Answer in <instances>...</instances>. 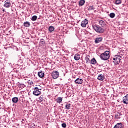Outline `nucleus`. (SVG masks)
Masks as SVG:
<instances>
[{"label": "nucleus", "instance_id": "18", "mask_svg": "<svg viewBox=\"0 0 128 128\" xmlns=\"http://www.w3.org/2000/svg\"><path fill=\"white\" fill-rule=\"evenodd\" d=\"M85 3H86V0H80L79 2V6H84V4Z\"/></svg>", "mask_w": 128, "mask_h": 128}, {"label": "nucleus", "instance_id": "15", "mask_svg": "<svg viewBox=\"0 0 128 128\" xmlns=\"http://www.w3.org/2000/svg\"><path fill=\"white\" fill-rule=\"evenodd\" d=\"M124 104H128V98L126 97H125V96L123 98V100H122Z\"/></svg>", "mask_w": 128, "mask_h": 128}, {"label": "nucleus", "instance_id": "10", "mask_svg": "<svg viewBox=\"0 0 128 128\" xmlns=\"http://www.w3.org/2000/svg\"><path fill=\"white\" fill-rule=\"evenodd\" d=\"M94 42H95V44H98L101 42H102V37L96 38Z\"/></svg>", "mask_w": 128, "mask_h": 128}, {"label": "nucleus", "instance_id": "30", "mask_svg": "<svg viewBox=\"0 0 128 128\" xmlns=\"http://www.w3.org/2000/svg\"><path fill=\"white\" fill-rule=\"evenodd\" d=\"M28 84L32 85V84H34V82H32V81L29 80L28 81Z\"/></svg>", "mask_w": 128, "mask_h": 128}, {"label": "nucleus", "instance_id": "23", "mask_svg": "<svg viewBox=\"0 0 128 128\" xmlns=\"http://www.w3.org/2000/svg\"><path fill=\"white\" fill-rule=\"evenodd\" d=\"M48 30L50 32L54 30V28L52 26H50L48 28Z\"/></svg>", "mask_w": 128, "mask_h": 128}, {"label": "nucleus", "instance_id": "11", "mask_svg": "<svg viewBox=\"0 0 128 128\" xmlns=\"http://www.w3.org/2000/svg\"><path fill=\"white\" fill-rule=\"evenodd\" d=\"M122 123H117L116 125H115L114 128H122Z\"/></svg>", "mask_w": 128, "mask_h": 128}, {"label": "nucleus", "instance_id": "8", "mask_svg": "<svg viewBox=\"0 0 128 128\" xmlns=\"http://www.w3.org/2000/svg\"><path fill=\"white\" fill-rule=\"evenodd\" d=\"M82 82H84L82 79L80 78H78L74 80L75 84H82Z\"/></svg>", "mask_w": 128, "mask_h": 128}, {"label": "nucleus", "instance_id": "35", "mask_svg": "<svg viewBox=\"0 0 128 128\" xmlns=\"http://www.w3.org/2000/svg\"><path fill=\"white\" fill-rule=\"evenodd\" d=\"M2 12H6V10H4V9H2Z\"/></svg>", "mask_w": 128, "mask_h": 128}, {"label": "nucleus", "instance_id": "26", "mask_svg": "<svg viewBox=\"0 0 128 128\" xmlns=\"http://www.w3.org/2000/svg\"><path fill=\"white\" fill-rule=\"evenodd\" d=\"M46 44V40H44V38H42L40 40V44Z\"/></svg>", "mask_w": 128, "mask_h": 128}, {"label": "nucleus", "instance_id": "28", "mask_svg": "<svg viewBox=\"0 0 128 128\" xmlns=\"http://www.w3.org/2000/svg\"><path fill=\"white\" fill-rule=\"evenodd\" d=\"M39 100H40V102H42V100H44V96H41L39 97Z\"/></svg>", "mask_w": 128, "mask_h": 128}, {"label": "nucleus", "instance_id": "3", "mask_svg": "<svg viewBox=\"0 0 128 128\" xmlns=\"http://www.w3.org/2000/svg\"><path fill=\"white\" fill-rule=\"evenodd\" d=\"M42 92H40V89H38V88L35 87L34 88V90L33 91V94H34V96H40V94Z\"/></svg>", "mask_w": 128, "mask_h": 128}, {"label": "nucleus", "instance_id": "37", "mask_svg": "<svg viewBox=\"0 0 128 128\" xmlns=\"http://www.w3.org/2000/svg\"><path fill=\"white\" fill-rule=\"evenodd\" d=\"M127 120H128V117H127Z\"/></svg>", "mask_w": 128, "mask_h": 128}, {"label": "nucleus", "instance_id": "31", "mask_svg": "<svg viewBox=\"0 0 128 128\" xmlns=\"http://www.w3.org/2000/svg\"><path fill=\"white\" fill-rule=\"evenodd\" d=\"M62 126L63 128H66V123H63V124H62Z\"/></svg>", "mask_w": 128, "mask_h": 128}, {"label": "nucleus", "instance_id": "19", "mask_svg": "<svg viewBox=\"0 0 128 128\" xmlns=\"http://www.w3.org/2000/svg\"><path fill=\"white\" fill-rule=\"evenodd\" d=\"M70 106H72V104L66 103L65 106V108H66V110H70Z\"/></svg>", "mask_w": 128, "mask_h": 128}, {"label": "nucleus", "instance_id": "21", "mask_svg": "<svg viewBox=\"0 0 128 128\" xmlns=\"http://www.w3.org/2000/svg\"><path fill=\"white\" fill-rule=\"evenodd\" d=\"M62 102V97H58L56 100V102L60 104Z\"/></svg>", "mask_w": 128, "mask_h": 128}, {"label": "nucleus", "instance_id": "36", "mask_svg": "<svg viewBox=\"0 0 128 128\" xmlns=\"http://www.w3.org/2000/svg\"><path fill=\"white\" fill-rule=\"evenodd\" d=\"M2 28V27H0V28Z\"/></svg>", "mask_w": 128, "mask_h": 128}, {"label": "nucleus", "instance_id": "14", "mask_svg": "<svg viewBox=\"0 0 128 128\" xmlns=\"http://www.w3.org/2000/svg\"><path fill=\"white\" fill-rule=\"evenodd\" d=\"M12 102L14 104H16L18 102V97H14L12 98Z\"/></svg>", "mask_w": 128, "mask_h": 128}, {"label": "nucleus", "instance_id": "33", "mask_svg": "<svg viewBox=\"0 0 128 128\" xmlns=\"http://www.w3.org/2000/svg\"><path fill=\"white\" fill-rule=\"evenodd\" d=\"M32 128H36V124H32Z\"/></svg>", "mask_w": 128, "mask_h": 128}, {"label": "nucleus", "instance_id": "12", "mask_svg": "<svg viewBox=\"0 0 128 128\" xmlns=\"http://www.w3.org/2000/svg\"><path fill=\"white\" fill-rule=\"evenodd\" d=\"M97 78L98 80H104V74H101L98 76Z\"/></svg>", "mask_w": 128, "mask_h": 128}, {"label": "nucleus", "instance_id": "24", "mask_svg": "<svg viewBox=\"0 0 128 128\" xmlns=\"http://www.w3.org/2000/svg\"><path fill=\"white\" fill-rule=\"evenodd\" d=\"M110 16L112 18H114V16H116V14H114V12L110 13Z\"/></svg>", "mask_w": 128, "mask_h": 128}, {"label": "nucleus", "instance_id": "9", "mask_svg": "<svg viewBox=\"0 0 128 128\" xmlns=\"http://www.w3.org/2000/svg\"><path fill=\"white\" fill-rule=\"evenodd\" d=\"M10 2L7 0L4 2V8H8L10 6Z\"/></svg>", "mask_w": 128, "mask_h": 128}, {"label": "nucleus", "instance_id": "2", "mask_svg": "<svg viewBox=\"0 0 128 128\" xmlns=\"http://www.w3.org/2000/svg\"><path fill=\"white\" fill-rule=\"evenodd\" d=\"M92 28L96 32H99L100 34H102L104 32V28H101L100 26L97 24L92 25Z\"/></svg>", "mask_w": 128, "mask_h": 128}, {"label": "nucleus", "instance_id": "4", "mask_svg": "<svg viewBox=\"0 0 128 128\" xmlns=\"http://www.w3.org/2000/svg\"><path fill=\"white\" fill-rule=\"evenodd\" d=\"M52 74V78L54 80H56V78H58L60 76V72H58L57 70L53 71Z\"/></svg>", "mask_w": 128, "mask_h": 128}, {"label": "nucleus", "instance_id": "29", "mask_svg": "<svg viewBox=\"0 0 128 128\" xmlns=\"http://www.w3.org/2000/svg\"><path fill=\"white\" fill-rule=\"evenodd\" d=\"M94 10V8L93 6H90L88 8V10Z\"/></svg>", "mask_w": 128, "mask_h": 128}, {"label": "nucleus", "instance_id": "1", "mask_svg": "<svg viewBox=\"0 0 128 128\" xmlns=\"http://www.w3.org/2000/svg\"><path fill=\"white\" fill-rule=\"evenodd\" d=\"M110 51L106 50L100 55V58L102 60H108L110 58Z\"/></svg>", "mask_w": 128, "mask_h": 128}, {"label": "nucleus", "instance_id": "34", "mask_svg": "<svg viewBox=\"0 0 128 128\" xmlns=\"http://www.w3.org/2000/svg\"><path fill=\"white\" fill-rule=\"evenodd\" d=\"M125 98H128V94H126V96H124Z\"/></svg>", "mask_w": 128, "mask_h": 128}, {"label": "nucleus", "instance_id": "17", "mask_svg": "<svg viewBox=\"0 0 128 128\" xmlns=\"http://www.w3.org/2000/svg\"><path fill=\"white\" fill-rule=\"evenodd\" d=\"M74 58L75 60H78L80 58V54H76L74 56Z\"/></svg>", "mask_w": 128, "mask_h": 128}, {"label": "nucleus", "instance_id": "20", "mask_svg": "<svg viewBox=\"0 0 128 128\" xmlns=\"http://www.w3.org/2000/svg\"><path fill=\"white\" fill-rule=\"evenodd\" d=\"M90 62L92 64H96V58H93L91 60Z\"/></svg>", "mask_w": 128, "mask_h": 128}, {"label": "nucleus", "instance_id": "6", "mask_svg": "<svg viewBox=\"0 0 128 128\" xmlns=\"http://www.w3.org/2000/svg\"><path fill=\"white\" fill-rule=\"evenodd\" d=\"M88 24V20L84 19V20L82 21L81 22V26H82V28H86Z\"/></svg>", "mask_w": 128, "mask_h": 128}, {"label": "nucleus", "instance_id": "22", "mask_svg": "<svg viewBox=\"0 0 128 128\" xmlns=\"http://www.w3.org/2000/svg\"><path fill=\"white\" fill-rule=\"evenodd\" d=\"M36 20H38V16H32L31 20L33 22L36 21Z\"/></svg>", "mask_w": 128, "mask_h": 128}, {"label": "nucleus", "instance_id": "5", "mask_svg": "<svg viewBox=\"0 0 128 128\" xmlns=\"http://www.w3.org/2000/svg\"><path fill=\"white\" fill-rule=\"evenodd\" d=\"M99 24L102 28H105V30H106V22L102 20H99Z\"/></svg>", "mask_w": 128, "mask_h": 128}, {"label": "nucleus", "instance_id": "16", "mask_svg": "<svg viewBox=\"0 0 128 128\" xmlns=\"http://www.w3.org/2000/svg\"><path fill=\"white\" fill-rule=\"evenodd\" d=\"M44 73L42 71L39 72H38V76L40 78H44Z\"/></svg>", "mask_w": 128, "mask_h": 128}, {"label": "nucleus", "instance_id": "25", "mask_svg": "<svg viewBox=\"0 0 128 128\" xmlns=\"http://www.w3.org/2000/svg\"><path fill=\"white\" fill-rule=\"evenodd\" d=\"M120 113L118 112H117V114H116L115 115V116H114L115 118H116V120H118V118H120Z\"/></svg>", "mask_w": 128, "mask_h": 128}, {"label": "nucleus", "instance_id": "32", "mask_svg": "<svg viewBox=\"0 0 128 128\" xmlns=\"http://www.w3.org/2000/svg\"><path fill=\"white\" fill-rule=\"evenodd\" d=\"M85 60H86V63L88 64V62H90V58H88V57H86L85 58Z\"/></svg>", "mask_w": 128, "mask_h": 128}, {"label": "nucleus", "instance_id": "7", "mask_svg": "<svg viewBox=\"0 0 128 128\" xmlns=\"http://www.w3.org/2000/svg\"><path fill=\"white\" fill-rule=\"evenodd\" d=\"M113 60H114V64H119L120 62V58H118L117 57L114 58Z\"/></svg>", "mask_w": 128, "mask_h": 128}, {"label": "nucleus", "instance_id": "13", "mask_svg": "<svg viewBox=\"0 0 128 128\" xmlns=\"http://www.w3.org/2000/svg\"><path fill=\"white\" fill-rule=\"evenodd\" d=\"M24 26L26 28H28L30 26V23L29 22H26L24 23Z\"/></svg>", "mask_w": 128, "mask_h": 128}, {"label": "nucleus", "instance_id": "27", "mask_svg": "<svg viewBox=\"0 0 128 128\" xmlns=\"http://www.w3.org/2000/svg\"><path fill=\"white\" fill-rule=\"evenodd\" d=\"M116 4H122V0H116L115 2Z\"/></svg>", "mask_w": 128, "mask_h": 128}]
</instances>
